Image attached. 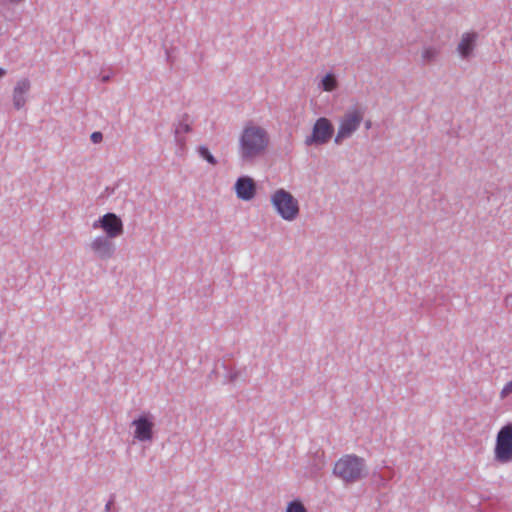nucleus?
Instances as JSON below:
<instances>
[{
  "mask_svg": "<svg viewBox=\"0 0 512 512\" xmlns=\"http://www.w3.org/2000/svg\"><path fill=\"white\" fill-rule=\"evenodd\" d=\"M269 144L267 131L257 125H247L239 139V156L244 163H252L261 156Z\"/></svg>",
  "mask_w": 512,
  "mask_h": 512,
  "instance_id": "1",
  "label": "nucleus"
},
{
  "mask_svg": "<svg viewBox=\"0 0 512 512\" xmlns=\"http://www.w3.org/2000/svg\"><path fill=\"white\" fill-rule=\"evenodd\" d=\"M333 474L345 484H354L368 474L366 462L355 454H347L339 458L333 468Z\"/></svg>",
  "mask_w": 512,
  "mask_h": 512,
  "instance_id": "2",
  "label": "nucleus"
},
{
  "mask_svg": "<svg viewBox=\"0 0 512 512\" xmlns=\"http://www.w3.org/2000/svg\"><path fill=\"white\" fill-rule=\"evenodd\" d=\"M271 203L284 220L293 221L299 214L297 199L285 189L276 190L271 196Z\"/></svg>",
  "mask_w": 512,
  "mask_h": 512,
  "instance_id": "3",
  "label": "nucleus"
},
{
  "mask_svg": "<svg viewBox=\"0 0 512 512\" xmlns=\"http://www.w3.org/2000/svg\"><path fill=\"white\" fill-rule=\"evenodd\" d=\"M494 460L500 464L512 462V423H507L497 432Z\"/></svg>",
  "mask_w": 512,
  "mask_h": 512,
  "instance_id": "4",
  "label": "nucleus"
},
{
  "mask_svg": "<svg viewBox=\"0 0 512 512\" xmlns=\"http://www.w3.org/2000/svg\"><path fill=\"white\" fill-rule=\"evenodd\" d=\"M363 117L364 113L358 109L346 112L341 118L338 132L334 138L335 144L340 145L343 140L350 138L359 128Z\"/></svg>",
  "mask_w": 512,
  "mask_h": 512,
  "instance_id": "5",
  "label": "nucleus"
},
{
  "mask_svg": "<svg viewBox=\"0 0 512 512\" xmlns=\"http://www.w3.org/2000/svg\"><path fill=\"white\" fill-rule=\"evenodd\" d=\"M334 134V126L326 117L318 118L312 128V133L305 138L306 146L327 144Z\"/></svg>",
  "mask_w": 512,
  "mask_h": 512,
  "instance_id": "6",
  "label": "nucleus"
},
{
  "mask_svg": "<svg viewBox=\"0 0 512 512\" xmlns=\"http://www.w3.org/2000/svg\"><path fill=\"white\" fill-rule=\"evenodd\" d=\"M93 228H101L110 239L116 238L123 234L122 220L114 213H106L93 223Z\"/></svg>",
  "mask_w": 512,
  "mask_h": 512,
  "instance_id": "7",
  "label": "nucleus"
},
{
  "mask_svg": "<svg viewBox=\"0 0 512 512\" xmlns=\"http://www.w3.org/2000/svg\"><path fill=\"white\" fill-rule=\"evenodd\" d=\"M132 426L135 427L134 438L141 442H150L153 439L154 423L149 413H143L134 419Z\"/></svg>",
  "mask_w": 512,
  "mask_h": 512,
  "instance_id": "8",
  "label": "nucleus"
},
{
  "mask_svg": "<svg viewBox=\"0 0 512 512\" xmlns=\"http://www.w3.org/2000/svg\"><path fill=\"white\" fill-rule=\"evenodd\" d=\"M89 247L97 259L104 261L111 259L116 250L113 241L104 235L97 236L93 239Z\"/></svg>",
  "mask_w": 512,
  "mask_h": 512,
  "instance_id": "9",
  "label": "nucleus"
},
{
  "mask_svg": "<svg viewBox=\"0 0 512 512\" xmlns=\"http://www.w3.org/2000/svg\"><path fill=\"white\" fill-rule=\"evenodd\" d=\"M235 192L239 199L249 201L256 194V183L249 176H241L236 180Z\"/></svg>",
  "mask_w": 512,
  "mask_h": 512,
  "instance_id": "10",
  "label": "nucleus"
},
{
  "mask_svg": "<svg viewBox=\"0 0 512 512\" xmlns=\"http://www.w3.org/2000/svg\"><path fill=\"white\" fill-rule=\"evenodd\" d=\"M31 88V82L28 78H22L17 81L13 89V106L16 110L22 109L26 104V95Z\"/></svg>",
  "mask_w": 512,
  "mask_h": 512,
  "instance_id": "11",
  "label": "nucleus"
},
{
  "mask_svg": "<svg viewBox=\"0 0 512 512\" xmlns=\"http://www.w3.org/2000/svg\"><path fill=\"white\" fill-rule=\"evenodd\" d=\"M478 34L476 32L464 33L458 44L457 50L462 58L467 59L472 54Z\"/></svg>",
  "mask_w": 512,
  "mask_h": 512,
  "instance_id": "12",
  "label": "nucleus"
},
{
  "mask_svg": "<svg viewBox=\"0 0 512 512\" xmlns=\"http://www.w3.org/2000/svg\"><path fill=\"white\" fill-rule=\"evenodd\" d=\"M190 131L189 115L184 114L178 123L174 124L175 141L178 146L183 147L185 145L186 139L183 134L189 133Z\"/></svg>",
  "mask_w": 512,
  "mask_h": 512,
  "instance_id": "13",
  "label": "nucleus"
},
{
  "mask_svg": "<svg viewBox=\"0 0 512 512\" xmlns=\"http://www.w3.org/2000/svg\"><path fill=\"white\" fill-rule=\"evenodd\" d=\"M337 86H338L337 79H336L335 75L332 73H327L321 80V84H320V87L322 88V90L327 91V92H331V91L335 90L337 88Z\"/></svg>",
  "mask_w": 512,
  "mask_h": 512,
  "instance_id": "14",
  "label": "nucleus"
},
{
  "mask_svg": "<svg viewBox=\"0 0 512 512\" xmlns=\"http://www.w3.org/2000/svg\"><path fill=\"white\" fill-rule=\"evenodd\" d=\"M439 54V49L433 46H429L423 49L422 62L428 64L433 62Z\"/></svg>",
  "mask_w": 512,
  "mask_h": 512,
  "instance_id": "15",
  "label": "nucleus"
},
{
  "mask_svg": "<svg viewBox=\"0 0 512 512\" xmlns=\"http://www.w3.org/2000/svg\"><path fill=\"white\" fill-rule=\"evenodd\" d=\"M198 154L211 165H216L218 163L217 159L211 154L206 146H199Z\"/></svg>",
  "mask_w": 512,
  "mask_h": 512,
  "instance_id": "16",
  "label": "nucleus"
},
{
  "mask_svg": "<svg viewBox=\"0 0 512 512\" xmlns=\"http://www.w3.org/2000/svg\"><path fill=\"white\" fill-rule=\"evenodd\" d=\"M286 512H307V509L301 501L293 500L288 503Z\"/></svg>",
  "mask_w": 512,
  "mask_h": 512,
  "instance_id": "17",
  "label": "nucleus"
},
{
  "mask_svg": "<svg viewBox=\"0 0 512 512\" xmlns=\"http://www.w3.org/2000/svg\"><path fill=\"white\" fill-rule=\"evenodd\" d=\"M224 368L227 370V374L225 376V382L233 383L235 382L239 377V371L236 370H228L225 365H223Z\"/></svg>",
  "mask_w": 512,
  "mask_h": 512,
  "instance_id": "18",
  "label": "nucleus"
},
{
  "mask_svg": "<svg viewBox=\"0 0 512 512\" xmlns=\"http://www.w3.org/2000/svg\"><path fill=\"white\" fill-rule=\"evenodd\" d=\"M512 393V380L506 383L500 392L501 399L507 398Z\"/></svg>",
  "mask_w": 512,
  "mask_h": 512,
  "instance_id": "19",
  "label": "nucleus"
},
{
  "mask_svg": "<svg viewBox=\"0 0 512 512\" xmlns=\"http://www.w3.org/2000/svg\"><path fill=\"white\" fill-rule=\"evenodd\" d=\"M90 139L93 143H100L103 139V135L101 132L96 131L91 134Z\"/></svg>",
  "mask_w": 512,
  "mask_h": 512,
  "instance_id": "20",
  "label": "nucleus"
},
{
  "mask_svg": "<svg viewBox=\"0 0 512 512\" xmlns=\"http://www.w3.org/2000/svg\"><path fill=\"white\" fill-rule=\"evenodd\" d=\"M113 502H114V500H113V499H110V500L106 503V505H105V512H110V511H111V508H112Z\"/></svg>",
  "mask_w": 512,
  "mask_h": 512,
  "instance_id": "21",
  "label": "nucleus"
},
{
  "mask_svg": "<svg viewBox=\"0 0 512 512\" xmlns=\"http://www.w3.org/2000/svg\"><path fill=\"white\" fill-rule=\"evenodd\" d=\"M109 80H110V76H109V75H104V76H102V78H101V81H102L103 83H106V82H108Z\"/></svg>",
  "mask_w": 512,
  "mask_h": 512,
  "instance_id": "22",
  "label": "nucleus"
},
{
  "mask_svg": "<svg viewBox=\"0 0 512 512\" xmlns=\"http://www.w3.org/2000/svg\"><path fill=\"white\" fill-rule=\"evenodd\" d=\"M6 74V70L0 67V78Z\"/></svg>",
  "mask_w": 512,
  "mask_h": 512,
  "instance_id": "23",
  "label": "nucleus"
},
{
  "mask_svg": "<svg viewBox=\"0 0 512 512\" xmlns=\"http://www.w3.org/2000/svg\"><path fill=\"white\" fill-rule=\"evenodd\" d=\"M365 127H366V129H370L371 128V121L370 120L366 121Z\"/></svg>",
  "mask_w": 512,
  "mask_h": 512,
  "instance_id": "24",
  "label": "nucleus"
}]
</instances>
